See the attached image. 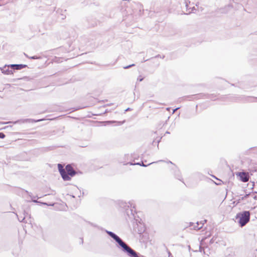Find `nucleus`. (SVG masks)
<instances>
[{
    "mask_svg": "<svg viewBox=\"0 0 257 257\" xmlns=\"http://www.w3.org/2000/svg\"><path fill=\"white\" fill-rule=\"evenodd\" d=\"M105 232L118 244L119 246L121 247L122 251L125 252L129 257H144L143 255H140L138 253L129 246L118 236L113 232L106 230Z\"/></svg>",
    "mask_w": 257,
    "mask_h": 257,
    "instance_id": "nucleus-1",
    "label": "nucleus"
},
{
    "mask_svg": "<svg viewBox=\"0 0 257 257\" xmlns=\"http://www.w3.org/2000/svg\"><path fill=\"white\" fill-rule=\"evenodd\" d=\"M236 219H238V223L241 227H242L249 221L250 213L247 211L239 213L237 214Z\"/></svg>",
    "mask_w": 257,
    "mask_h": 257,
    "instance_id": "nucleus-2",
    "label": "nucleus"
},
{
    "mask_svg": "<svg viewBox=\"0 0 257 257\" xmlns=\"http://www.w3.org/2000/svg\"><path fill=\"white\" fill-rule=\"evenodd\" d=\"M58 169L60 172V175H61L64 181H69L71 179V177L68 176L66 174V172L65 169H64L62 165L60 164H58Z\"/></svg>",
    "mask_w": 257,
    "mask_h": 257,
    "instance_id": "nucleus-3",
    "label": "nucleus"
},
{
    "mask_svg": "<svg viewBox=\"0 0 257 257\" xmlns=\"http://www.w3.org/2000/svg\"><path fill=\"white\" fill-rule=\"evenodd\" d=\"M65 171L66 172L67 175L70 177L74 176L76 173V171L70 165H66L65 167Z\"/></svg>",
    "mask_w": 257,
    "mask_h": 257,
    "instance_id": "nucleus-4",
    "label": "nucleus"
},
{
    "mask_svg": "<svg viewBox=\"0 0 257 257\" xmlns=\"http://www.w3.org/2000/svg\"><path fill=\"white\" fill-rule=\"evenodd\" d=\"M2 73L5 75H11L13 74V70L9 66V65H6L3 67H0Z\"/></svg>",
    "mask_w": 257,
    "mask_h": 257,
    "instance_id": "nucleus-5",
    "label": "nucleus"
},
{
    "mask_svg": "<svg viewBox=\"0 0 257 257\" xmlns=\"http://www.w3.org/2000/svg\"><path fill=\"white\" fill-rule=\"evenodd\" d=\"M238 176L240 177V179L241 181L243 182H246L249 180V176L248 174L245 172H240L238 173Z\"/></svg>",
    "mask_w": 257,
    "mask_h": 257,
    "instance_id": "nucleus-6",
    "label": "nucleus"
},
{
    "mask_svg": "<svg viewBox=\"0 0 257 257\" xmlns=\"http://www.w3.org/2000/svg\"><path fill=\"white\" fill-rule=\"evenodd\" d=\"M9 66L14 71L15 70H21L27 66L23 64H10L9 65Z\"/></svg>",
    "mask_w": 257,
    "mask_h": 257,
    "instance_id": "nucleus-7",
    "label": "nucleus"
},
{
    "mask_svg": "<svg viewBox=\"0 0 257 257\" xmlns=\"http://www.w3.org/2000/svg\"><path fill=\"white\" fill-rule=\"evenodd\" d=\"M43 119H38L37 120H35L33 119H29V118H28V119H24L22 122H38V121H42Z\"/></svg>",
    "mask_w": 257,
    "mask_h": 257,
    "instance_id": "nucleus-8",
    "label": "nucleus"
},
{
    "mask_svg": "<svg viewBox=\"0 0 257 257\" xmlns=\"http://www.w3.org/2000/svg\"><path fill=\"white\" fill-rule=\"evenodd\" d=\"M196 224L193 227L194 229H196V230L200 229V228H201L202 227L203 225V224L201 222L200 223L197 222Z\"/></svg>",
    "mask_w": 257,
    "mask_h": 257,
    "instance_id": "nucleus-9",
    "label": "nucleus"
},
{
    "mask_svg": "<svg viewBox=\"0 0 257 257\" xmlns=\"http://www.w3.org/2000/svg\"><path fill=\"white\" fill-rule=\"evenodd\" d=\"M128 204H129L130 205H128L127 206H128V207H130L131 208V209L130 210V211L131 212V215H132L134 216V213H133V210L132 209V208L133 207V208H135V206L133 204V202H129Z\"/></svg>",
    "mask_w": 257,
    "mask_h": 257,
    "instance_id": "nucleus-10",
    "label": "nucleus"
},
{
    "mask_svg": "<svg viewBox=\"0 0 257 257\" xmlns=\"http://www.w3.org/2000/svg\"><path fill=\"white\" fill-rule=\"evenodd\" d=\"M157 162H156V163H157ZM154 163V162L150 163H149L148 165H145V164H144V163H143V162H142V164H140V163H137V164H133V163H130V165H140V166H144V167H146V166H148V165H151V164H153V163ZM128 164V163L124 164V165H126V164Z\"/></svg>",
    "mask_w": 257,
    "mask_h": 257,
    "instance_id": "nucleus-11",
    "label": "nucleus"
},
{
    "mask_svg": "<svg viewBox=\"0 0 257 257\" xmlns=\"http://www.w3.org/2000/svg\"><path fill=\"white\" fill-rule=\"evenodd\" d=\"M175 176L178 178V179H179L180 181H182L181 175H180V173L179 170H177V171L176 172V173L175 174Z\"/></svg>",
    "mask_w": 257,
    "mask_h": 257,
    "instance_id": "nucleus-12",
    "label": "nucleus"
},
{
    "mask_svg": "<svg viewBox=\"0 0 257 257\" xmlns=\"http://www.w3.org/2000/svg\"><path fill=\"white\" fill-rule=\"evenodd\" d=\"M135 65V64H132L131 65L123 67V68L125 69H128L133 66H134Z\"/></svg>",
    "mask_w": 257,
    "mask_h": 257,
    "instance_id": "nucleus-13",
    "label": "nucleus"
},
{
    "mask_svg": "<svg viewBox=\"0 0 257 257\" xmlns=\"http://www.w3.org/2000/svg\"><path fill=\"white\" fill-rule=\"evenodd\" d=\"M24 215H25L24 217H23L22 218L18 217V219L20 222H24V220L26 217V215H25V214H24Z\"/></svg>",
    "mask_w": 257,
    "mask_h": 257,
    "instance_id": "nucleus-14",
    "label": "nucleus"
},
{
    "mask_svg": "<svg viewBox=\"0 0 257 257\" xmlns=\"http://www.w3.org/2000/svg\"><path fill=\"white\" fill-rule=\"evenodd\" d=\"M248 196H249V194H246V195H244V196L240 197V198L239 199V200H243L244 198H247Z\"/></svg>",
    "mask_w": 257,
    "mask_h": 257,
    "instance_id": "nucleus-15",
    "label": "nucleus"
},
{
    "mask_svg": "<svg viewBox=\"0 0 257 257\" xmlns=\"http://www.w3.org/2000/svg\"><path fill=\"white\" fill-rule=\"evenodd\" d=\"M6 136L3 133H0V139H4Z\"/></svg>",
    "mask_w": 257,
    "mask_h": 257,
    "instance_id": "nucleus-16",
    "label": "nucleus"
},
{
    "mask_svg": "<svg viewBox=\"0 0 257 257\" xmlns=\"http://www.w3.org/2000/svg\"><path fill=\"white\" fill-rule=\"evenodd\" d=\"M144 79V78L143 77H142L141 76H139V77L138 78V81H143V80Z\"/></svg>",
    "mask_w": 257,
    "mask_h": 257,
    "instance_id": "nucleus-17",
    "label": "nucleus"
},
{
    "mask_svg": "<svg viewBox=\"0 0 257 257\" xmlns=\"http://www.w3.org/2000/svg\"><path fill=\"white\" fill-rule=\"evenodd\" d=\"M30 58L32 59H37L39 58V57H37V56H34L33 57H30Z\"/></svg>",
    "mask_w": 257,
    "mask_h": 257,
    "instance_id": "nucleus-18",
    "label": "nucleus"
},
{
    "mask_svg": "<svg viewBox=\"0 0 257 257\" xmlns=\"http://www.w3.org/2000/svg\"><path fill=\"white\" fill-rule=\"evenodd\" d=\"M168 163H170V164H171L173 165H174V167H175L176 169H177V166H176L175 164H173L171 161H169V162H168Z\"/></svg>",
    "mask_w": 257,
    "mask_h": 257,
    "instance_id": "nucleus-19",
    "label": "nucleus"
},
{
    "mask_svg": "<svg viewBox=\"0 0 257 257\" xmlns=\"http://www.w3.org/2000/svg\"><path fill=\"white\" fill-rule=\"evenodd\" d=\"M155 57H156V58H159V57H160V58H163H163L165 57V56H163L162 57H161L160 55H157Z\"/></svg>",
    "mask_w": 257,
    "mask_h": 257,
    "instance_id": "nucleus-20",
    "label": "nucleus"
},
{
    "mask_svg": "<svg viewBox=\"0 0 257 257\" xmlns=\"http://www.w3.org/2000/svg\"><path fill=\"white\" fill-rule=\"evenodd\" d=\"M179 108H180V107H177V108H176L174 109L173 110V113H175V112L177 110H178Z\"/></svg>",
    "mask_w": 257,
    "mask_h": 257,
    "instance_id": "nucleus-21",
    "label": "nucleus"
},
{
    "mask_svg": "<svg viewBox=\"0 0 257 257\" xmlns=\"http://www.w3.org/2000/svg\"><path fill=\"white\" fill-rule=\"evenodd\" d=\"M126 213H127V215H128V216H130V214H129V211H128V210H127V211H126Z\"/></svg>",
    "mask_w": 257,
    "mask_h": 257,
    "instance_id": "nucleus-22",
    "label": "nucleus"
},
{
    "mask_svg": "<svg viewBox=\"0 0 257 257\" xmlns=\"http://www.w3.org/2000/svg\"><path fill=\"white\" fill-rule=\"evenodd\" d=\"M10 122H3V124H8L9 123H10Z\"/></svg>",
    "mask_w": 257,
    "mask_h": 257,
    "instance_id": "nucleus-23",
    "label": "nucleus"
},
{
    "mask_svg": "<svg viewBox=\"0 0 257 257\" xmlns=\"http://www.w3.org/2000/svg\"><path fill=\"white\" fill-rule=\"evenodd\" d=\"M130 110V108H127V109H126L125 110V111H128V110Z\"/></svg>",
    "mask_w": 257,
    "mask_h": 257,
    "instance_id": "nucleus-24",
    "label": "nucleus"
},
{
    "mask_svg": "<svg viewBox=\"0 0 257 257\" xmlns=\"http://www.w3.org/2000/svg\"><path fill=\"white\" fill-rule=\"evenodd\" d=\"M33 201L34 202H37V201L36 200H33Z\"/></svg>",
    "mask_w": 257,
    "mask_h": 257,
    "instance_id": "nucleus-25",
    "label": "nucleus"
},
{
    "mask_svg": "<svg viewBox=\"0 0 257 257\" xmlns=\"http://www.w3.org/2000/svg\"><path fill=\"white\" fill-rule=\"evenodd\" d=\"M186 7L187 8V7H188L187 4H186Z\"/></svg>",
    "mask_w": 257,
    "mask_h": 257,
    "instance_id": "nucleus-26",
    "label": "nucleus"
},
{
    "mask_svg": "<svg viewBox=\"0 0 257 257\" xmlns=\"http://www.w3.org/2000/svg\"><path fill=\"white\" fill-rule=\"evenodd\" d=\"M213 176V177H214V178H215L217 179V178H216L214 176Z\"/></svg>",
    "mask_w": 257,
    "mask_h": 257,
    "instance_id": "nucleus-27",
    "label": "nucleus"
},
{
    "mask_svg": "<svg viewBox=\"0 0 257 257\" xmlns=\"http://www.w3.org/2000/svg\"><path fill=\"white\" fill-rule=\"evenodd\" d=\"M169 109H170L169 108H167V110H169Z\"/></svg>",
    "mask_w": 257,
    "mask_h": 257,
    "instance_id": "nucleus-28",
    "label": "nucleus"
},
{
    "mask_svg": "<svg viewBox=\"0 0 257 257\" xmlns=\"http://www.w3.org/2000/svg\"><path fill=\"white\" fill-rule=\"evenodd\" d=\"M162 161H163L162 160H160L158 162H162Z\"/></svg>",
    "mask_w": 257,
    "mask_h": 257,
    "instance_id": "nucleus-29",
    "label": "nucleus"
},
{
    "mask_svg": "<svg viewBox=\"0 0 257 257\" xmlns=\"http://www.w3.org/2000/svg\"><path fill=\"white\" fill-rule=\"evenodd\" d=\"M44 204L47 205V204L46 203H44Z\"/></svg>",
    "mask_w": 257,
    "mask_h": 257,
    "instance_id": "nucleus-30",
    "label": "nucleus"
}]
</instances>
